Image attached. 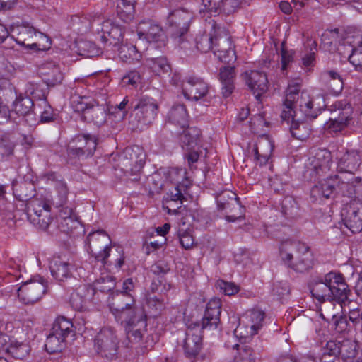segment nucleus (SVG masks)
Wrapping results in <instances>:
<instances>
[{
  "instance_id": "f257e3e1",
  "label": "nucleus",
  "mask_w": 362,
  "mask_h": 362,
  "mask_svg": "<svg viewBox=\"0 0 362 362\" xmlns=\"http://www.w3.org/2000/svg\"><path fill=\"white\" fill-rule=\"evenodd\" d=\"M310 291L314 298L320 302L328 301L320 308V315L326 321L334 320L338 313L335 311L337 301L341 308L342 304L348 300L350 290L341 274L331 272L323 276L315 277L310 282Z\"/></svg>"
},
{
  "instance_id": "f03ea898",
  "label": "nucleus",
  "mask_w": 362,
  "mask_h": 362,
  "mask_svg": "<svg viewBox=\"0 0 362 362\" xmlns=\"http://www.w3.org/2000/svg\"><path fill=\"white\" fill-rule=\"evenodd\" d=\"M221 307V302L219 298L210 300L206 304L202 323L196 322L188 325L183 343L185 353L188 357L197 356L202 348V329L218 328L220 322Z\"/></svg>"
},
{
  "instance_id": "7ed1b4c3",
  "label": "nucleus",
  "mask_w": 362,
  "mask_h": 362,
  "mask_svg": "<svg viewBox=\"0 0 362 362\" xmlns=\"http://www.w3.org/2000/svg\"><path fill=\"white\" fill-rule=\"evenodd\" d=\"M133 304L134 300L131 298L124 306L116 305L115 307H111V310L117 320L126 323V332L129 340L137 343L146 332V316L141 308H133Z\"/></svg>"
},
{
  "instance_id": "20e7f679",
  "label": "nucleus",
  "mask_w": 362,
  "mask_h": 362,
  "mask_svg": "<svg viewBox=\"0 0 362 362\" xmlns=\"http://www.w3.org/2000/svg\"><path fill=\"white\" fill-rule=\"evenodd\" d=\"M279 254L284 264L296 272H307L313 267V258L308 247L298 241H283Z\"/></svg>"
},
{
  "instance_id": "39448f33",
  "label": "nucleus",
  "mask_w": 362,
  "mask_h": 362,
  "mask_svg": "<svg viewBox=\"0 0 362 362\" xmlns=\"http://www.w3.org/2000/svg\"><path fill=\"white\" fill-rule=\"evenodd\" d=\"M299 91L300 86L298 83L288 85L284 103V108L281 117L288 124L291 121L290 131L292 136L297 139L303 141L308 138L311 129L306 122H300L298 119H295L296 115L294 107L295 103L299 100Z\"/></svg>"
},
{
  "instance_id": "423d86ee",
  "label": "nucleus",
  "mask_w": 362,
  "mask_h": 362,
  "mask_svg": "<svg viewBox=\"0 0 362 362\" xmlns=\"http://www.w3.org/2000/svg\"><path fill=\"white\" fill-rule=\"evenodd\" d=\"M11 37L18 44L30 48L45 49L50 45V40L47 35L28 25L13 26Z\"/></svg>"
},
{
  "instance_id": "0eeeda50",
  "label": "nucleus",
  "mask_w": 362,
  "mask_h": 362,
  "mask_svg": "<svg viewBox=\"0 0 362 362\" xmlns=\"http://www.w3.org/2000/svg\"><path fill=\"white\" fill-rule=\"evenodd\" d=\"M50 210V202L45 199H32L26 206L27 216L30 222L42 230H46L52 221Z\"/></svg>"
},
{
  "instance_id": "6e6552de",
  "label": "nucleus",
  "mask_w": 362,
  "mask_h": 362,
  "mask_svg": "<svg viewBox=\"0 0 362 362\" xmlns=\"http://www.w3.org/2000/svg\"><path fill=\"white\" fill-rule=\"evenodd\" d=\"M96 139L89 134L77 135L69 142L67 156L69 160L84 159L93 156L96 149Z\"/></svg>"
},
{
  "instance_id": "1a4fd4ad",
  "label": "nucleus",
  "mask_w": 362,
  "mask_h": 362,
  "mask_svg": "<svg viewBox=\"0 0 362 362\" xmlns=\"http://www.w3.org/2000/svg\"><path fill=\"white\" fill-rule=\"evenodd\" d=\"M117 333L112 327H103L94 340L96 351L103 357L112 358L117 353L119 346Z\"/></svg>"
},
{
  "instance_id": "9d476101",
  "label": "nucleus",
  "mask_w": 362,
  "mask_h": 362,
  "mask_svg": "<svg viewBox=\"0 0 362 362\" xmlns=\"http://www.w3.org/2000/svg\"><path fill=\"white\" fill-rule=\"evenodd\" d=\"M158 104L153 98H141L134 107L130 122L136 128H142L153 122L158 110Z\"/></svg>"
},
{
  "instance_id": "9b49d317",
  "label": "nucleus",
  "mask_w": 362,
  "mask_h": 362,
  "mask_svg": "<svg viewBox=\"0 0 362 362\" xmlns=\"http://www.w3.org/2000/svg\"><path fill=\"white\" fill-rule=\"evenodd\" d=\"M145 154L139 146L126 148L119 158L121 170L129 175H137L144 165Z\"/></svg>"
},
{
  "instance_id": "f8f14e48",
  "label": "nucleus",
  "mask_w": 362,
  "mask_h": 362,
  "mask_svg": "<svg viewBox=\"0 0 362 362\" xmlns=\"http://www.w3.org/2000/svg\"><path fill=\"white\" fill-rule=\"evenodd\" d=\"M47 281L41 276L27 281L18 289V296L25 304H33L46 293Z\"/></svg>"
},
{
  "instance_id": "ddd939ff",
  "label": "nucleus",
  "mask_w": 362,
  "mask_h": 362,
  "mask_svg": "<svg viewBox=\"0 0 362 362\" xmlns=\"http://www.w3.org/2000/svg\"><path fill=\"white\" fill-rule=\"evenodd\" d=\"M87 240L92 256L103 265L105 264L110 251L111 240L109 235L103 230H97L90 233Z\"/></svg>"
},
{
  "instance_id": "4468645a",
  "label": "nucleus",
  "mask_w": 362,
  "mask_h": 362,
  "mask_svg": "<svg viewBox=\"0 0 362 362\" xmlns=\"http://www.w3.org/2000/svg\"><path fill=\"white\" fill-rule=\"evenodd\" d=\"M340 46L342 52L344 49H347L348 52H351L349 55L350 63L356 71L362 72V37L361 34L358 32L347 33L340 40Z\"/></svg>"
},
{
  "instance_id": "2eb2a0df",
  "label": "nucleus",
  "mask_w": 362,
  "mask_h": 362,
  "mask_svg": "<svg viewBox=\"0 0 362 362\" xmlns=\"http://www.w3.org/2000/svg\"><path fill=\"white\" fill-rule=\"evenodd\" d=\"M215 40L214 45V54L219 60L230 63L236 60L235 52L233 49V45L229 34L223 29L218 28L215 29Z\"/></svg>"
},
{
  "instance_id": "dca6fc26",
  "label": "nucleus",
  "mask_w": 362,
  "mask_h": 362,
  "mask_svg": "<svg viewBox=\"0 0 362 362\" xmlns=\"http://www.w3.org/2000/svg\"><path fill=\"white\" fill-rule=\"evenodd\" d=\"M184 97L189 100L198 101L209 95V86L202 78L195 76H187L182 83Z\"/></svg>"
},
{
  "instance_id": "f3484780",
  "label": "nucleus",
  "mask_w": 362,
  "mask_h": 362,
  "mask_svg": "<svg viewBox=\"0 0 362 362\" xmlns=\"http://www.w3.org/2000/svg\"><path fill=\"white\" fill-rule=\"evenodd\" d=\"M192 18L191 13L182 8L173 10L168 14L167 24L179 43L182 41V37L188 31Z\"/></svg>"
},
{
  "instance_id": "a211bd4d",
  "label": "nucleus",
  "mask_w": 362,
  "mask_h": 362,
  "mask_svg": "<svg viewBox=\"0 0 362 362\" xmlns=\"http://www.w3.org/2000/svg\"><path fill=\"white\" fill-rule=\"evenodd\" d=\"M332 163L331 153L325 149L319 150L308 159L305 175L312 178L325 174L330 170Z\"/></svg>"
},
{
  "instance_id": "6ab92c4d",
  "label": "nucleus",
  "mask_w": 362,
  "mask_h": 362,
  "mask_svg": "<svg viewBox=\"0 0 362 362\" xmlns=\"http://www.w3.org/2000/svg\"><path fill=\"white\" fill-rule=\"evenodd\" d=\"M264 317V312L259 309L249 310L245 315L246 325L240 324L234 331L235 335L246 339L256 334L263 326Z\"/></svg>"
},
{
  "instance_id": "aec40b11",
  "label": "nucleus",
  "mask_w": 362,
  "mask_h": 362,
  "mask_svg": "<svg viewBox=\"0 0 362 362\" xmlns=\"http://www.w3.org/2000/svg\"><path fill=\"white\" fill-rule=\"evenodd\" d=\"M341 216L351 232H360L362 230V201L358 199L351 200L343 207Z\"/></svg>"
},
{
  "instance_id": "412c9836",
  "label": "nucleus",
  "mask_w": 362,
  "mask_h": 362,
  "mask_svg": "<svg viewBox=\"0 0 362 362\" xmlns=\"http://www.w3.org/2000/svg\"><path fill=\"white\" fill-rule=\"evenodd\" d=\"M244 77L248 88L255 98L259 100L260 97L268 90L269 83L266 74L257 70H251L246 71Z\"/></svg>"
},
{
  "instance_id": "4be33fe9",
  "label": "nucleus",
  "mask_w": 362,
  "mask_h": 362,
  "mask_svg": "<svg viewBox=\"0 0 362 362\" xmlns=\"http://www.w3.org/2000/svg\"><path fill=\"white\" fill-rule=\"evenodd\" d=\"M73 267L71 259L65 256L54 257L49 263L51 274L59 281H64L70 278Z\"/></svg>"
},
{
  "instance_id": "5701e85b",
  "label": "nucleus",
  "mask_w": 362,
  "mask_h": 362,
  "mask_svg": "<svg viewBox=\"0 0 362 362\" xmlns=\"http://www.w3.org/2000/svg\"><path fill=\"white\" fill-rule=\"evenodd\" d=\"M35 109L33 99L28 96L23 97L20 95L13 102V109L9 111V117H12V115L15 113L23 118H25V121L28 122H30L29 120L35 122Z\"/></svg>"
},
{
  "instance_id": "b1692460",
  "label": "nucleus",
  "mask_w": 362,
  "mask_h": 362,
  "mask_svg": "<svg viewBox=\"0 0 362 362\" xmlns=\"http://www.w3.org/2000/svg\"><path fill=\"white\" fill-rule=\"evenodd\" d=\"M362 155L358 150H347L339 157L337 168L339 171L352 175L361 163Z\"/></svg>"
},
{
  "instance_id": "393cba45",
  "label": "nucleus",
  "mask_w": 362,
  "mask_h": 362,
  "mask_svg": "<svg viewBox=\"0 0 362 362\" xmlns=\"http://www.w3.org/2000/svg\"><path fill=\"white\" fill-rule=\"evenodd\" d=\"M341 176L334 175L320 181L310 190V194L315 200L322 198L328 199L337 190V184H339Z\"/></svg>"
},
{
  "instance_id": "a878e982",
  "label": "nucleus",
  "mask_w": 362,
  "mask_h": 362,
  "mask_svg": "<svg viewBox=\"0 0 362 362\" xmlns=\"http://www.w3.org/2000/svg\"><path fill=\"white\" fill-rule=\"evenodd\" d=\"M40 72L47 86H54L59 84L63 79L59 66L52 62L43 64L40 68Z\"/></svg>"
},
{
  "instance_id": "bb28decb",
  "label": "nucleus",
  "mask_w": 362,
  "mask_h": 362,
  "mask_svg": "<svg viewBox=\"0 0 362 362\" xmlns=\"http://www.w3.org/2000/svg\"><path fill=\"white\" fill-rule=\"evenodd\" d=\"M316 100H320L322 102V106H324V100L322 97L317 98H310V95L306 93H301V95L299 100L300 110L305 115L308 119H315L317 117L321 111V105L318 104L317 106L315 105Z\"/></svg>"
},
{
  "instance_id": "cd10ccee",
  "label": "nucleus",
  "mask_w": 362,
  "mask_h": 362,
  "mask_svg": "<svg viewBox=\"0 0 362 362\" xmlns=\"http://www.w3.org/2000/svg\"><path fill=\"white\" fill-rule=\"evenodd\" d=\"M139 39H145L148 42H158L163 37L161 28L151 21H143L137 28Z\"/></svg>"
},
{
  "instance_id": "c85d7f7f",
  "label": "nucleus",
  "mask_w": 362,
  "mask_h": 362,
  "mask_svg": "<svg viewBox=\"0 0 362 362\" xmlns=\"http://www.w3.org/2000/svg\"><path fill=\"white\" fill-rule=\"evenodd\" d=\"M321 81L334 94H339L343 89V80L338 72L334 70L325 71L321 74Z\"/></svg>"
},
{
  "instance_id": "c756f323",
  "label": "nucleus",
  "mask_w": 362,
  "mask_h": 362,
  "mask_svg": "<svg viewBox=\"0 0 362 362\" xmlns=\"http://www.w3.org/2000/svg\"><path fill=\"white\" fill-rule=\"evenodd\" d=\"M188 119L189 115L183 104L174 105L168 114L169 122L182 128H185L188 125Z\"/></svg>"
},
{
  "instance_id": "7c9ffc66",
  "label": "nucleus",
  "mask_w": 362,
  "mask_h": 362,
  "mask_svg": "<svg viewBox=\"0 0 362 362\" xmlns=\"http://www.w3.org/2000/svg\"><path fill=\"white\" fill-rule=\"evenodd\" d=\"M352 115L353 108L346 100L337 101L332 106L331 115L346 124L351 120Z\"/></svg>"
},
{
  "instance_id": "2f4dec72",
  "label": "nucleus",
  "mask_w": 362,
  "mask_h": 362,
  "mask_svg": "<svg viewBox=\"0 0 362 362\" xmlns=\"http://www.w3.org/2000/svg\"><path fill=\"white\" fill-rule=\"evenodd\" d=\"M107 113L104 105H100L93 101L89 109L86 110L84 119L88 122H93L95 124L100 126L106 121Z\"/></svg>"
},
{
  "instance_id": "473e14b6",
  "label": "nucleus",
  "mask_w": 362,
  "mask_h": 362,
  "mask_svg": "<svg viewBox=\"0 0 362 362\" xmlns=\"http://www.w3.org/2000/svg\"><path fill=\"white\" fill-rule=\"evenodd\" d=\"M235 77L233 66H224L220 69V80L222 83V93L223 97H228L234 89L233 81Z\"/></svg>"
},
{
  "instance_id": "72a5a7b5",
  "label": "nucleus",
  "mask_w": 362,
  "mask_h": 362,
  "mask_svg": "<svg viewBox=\"0 0 362 362\" xmlns=\"http://www.w3.org/2000/svg\"><path fill=\"white\" fill-rule=\"evenodd\" d=\"M274 148L272 141L267 137H262L256 145L255 153L260 164H265L270 158Z\"/></svg>"
},
{
  "instance_id": "f704fd0d",
  "label": "nucleus",
  "mask_w": 362,
  "mask_h": 362,
  "mask_svg": "<svg viewBox=\"0 0 362 362\" xmlns=\"http://www.w3.org/2000/svg\"><path fill=\"white\" fill-rule=\"evenodd\" d=\"M321 46L323 49L329 52L338 51L342 53L340 41L339 40L338 30H330L325 32L321 38Z\"/></svg>"
},
{
  "instance_id": "c9c22d12",
  "label": "nucleus",
  "mask_w": 362,
  "mask_h": 362,
  "mask_svg": "<svg viewBox=\"0 0 362 362\" xmlns=\"http://www.w3.org/2000/svg\"><path fill=\"white\" fill-rule=\"evenodd\" d=\"M13 193L15 197L21 202H27L33 195L34 185L25 181L13 182Z\"/></svg>"
},
{
  "instance_id": "e433bc0d",
  "label": "nucleus",
  "mask_w": 362,
  "mask_h": 362,
  "mask_svg": "<svg viewBox=\"0 0 362 362\" xmlns=\"http://www.w3.org/2000/svg\"><path fill=\"white\" fill-rule=\"evenodd\" d=\"M339 355L347 362H354L357 354L358 345L354 341L350 340H344L342 342H337Z\"/></svg>"
},
{
  "instance_id": "4c0bfd02",
  "label": "nucleus",
  "mask_w": 362,
  "mask_h": 362,
  "mask_svg": "<svg viewBox=\"0 0 362 362\" xmlns=\"http://www.w3.org/2000/svg\"><path fill=\"white\" fill-rule=\"evenodd\" d=\"M72 327V322L69 320L60 316L55 320L51 331L65 339L68 334L73 332Z\"/></svg>"
},
{
  "instance_id": "58836bf2",
  "label": "nucleus",
  "mask_w": 362,
  "mask_h": 362,
  "mask_svg": "<svg viewBox=\"0 0 362 362\" xmlns=\"http://www.w3.org/2000/svg\"><path fill=\"white\" fill-rule=\"evenodd\" d=\"M200 131L195 127L183 130L180 135V142L187 148H194L199 141Z\"/></svg>"
},
{
  "instance_id": "ea45409f",
  "label": "nucleus",
  "mask_w": 362,
  "mask_h": 362,
  "mask_svg": "<svg viewBox=\"0 0 362 362\" xmlns=\"http://www.w3.org/2000/svg\"><path fill=\"white\" fill-rule=\"evenodd\" d=\"M174 191L175 192H172L169 194L170 199L167 201L168 205L164 206V209H167L169 214H176L177 212V209L180 208L184 200H186V198L182 194L178 186L175 188Z\"/></svg>"
},
{
  "instance_id": "a19ab883",
  "label": "nucleus",
  "mask_w": 362,
  "mask_h": 362,
  "mask_svg": "<svg viewBox=\"0 0 362 362\" xmlns=\"http://www.w3.org/2000/svg\"><path fill=\"white\" fill-rule=\"evenodd\" d=\"M177 233L182 247L185 250L192 248L194 244V240L189 226H185V222L180 223Z\"/></svg>"
},
{
  "instance_id": "79ce46f5",
  "label": "nucleus",
  "mask_w": 362,
  "mask_h": 362,
  "mask_svg": "<svg viewBox=\"0 0 362 362\" xmlns=\"http://www.w3.org/2000/svg\"><path fill=\"white\" fill-rule=\"evenodd\" d=\"M30 351V347L28 344L13 340L10 342L9 349L7 353L16 359L22 360L28 356Z\"/></svg>"
},
{
  "instance_id": "37998d69",
  "label": "nucleus",
  "mask_w": 362,
  "mask_h": 362,
  "mask_svg": "<svg viewBox=\"0 0 362 362\" xmlns=\"http://www.w3.org/2000/svg\"><path fill=\"white\" fill-rule=\"evenodd\" d=\"M135 0H118L117 13L121 19L126 21L132 18L134 11Z\"/></svg>"
},
{
  "instance_id": "c03bdc74",
  "label": "nucleus",
  "mask_w": 362,
  "mask_h": 362,
  "mask_svg": "<svg viewBox=\"0 0 362 362\" xmlns=\"http://www.w3.org/2000/svg\"><path fill=\"white\" fill-rule=\"evenodd\" d=\"M233 348H237L238 353L235 356L234 362H256L257 354L252 348L235 344Z\"/></svg>"
},
{
  "instance_id": "a18cd8bd",
  "label": "nucleus",
  "mask_w": 362,
  "mask_h": 362,
  "mask_svg": "<svg viewBox=\"0 0 362 362\" xmlns=\"http://www.w3.org/2000/svg\"><path fill=\"white\" fill-rule=\"evenodd\" d=\"M119 56L124 62H139L141 58V54L134 45H122L119 50Z\"/></svg>"
},
{
  "instance_id": "49530a36",
  "label": "nucleus",
  "mask_w": 362,
  "mask_h": 362,
  "mask_svg": "<svg viewBox=\"0 0 362 362\" xmlns=\"http://www.w3.org/2000/svg\"><path fill=\"white\" fill-rule=\"evenodd\" d=\"M146 66H148L152 70V71L157 75L168 73L170 69V65L168 64L166 58L163 57L148 59L146 60Z\"/></svg>"
},
{
  "instance_id": "de8ad7c7",
  "label": "nucleus",
  "mask_w": 362,
  "mask_h": 362,
  "mask_svg": "<svg viewBox=\"0 0 362 362\" xmlns=\"http://www.w3.org/2000/svg\"><path fill=\"white\" fill-rule=\"evenodd\" d=\"M215 30L213 33L202 34L196 37V47L202 52H208L213 50L215 40Z\"/></svg>"
},
{
  "instance_id": "09e8293b",
  "label": "nucleus",
  "mask_w": 362,
  "mask_h": 362,
  "mask_svg": "<svg viewBox=\"0 0 362 362\" xmlns=\"http://www.w3.org/2000/svg\"><path fill=\"white\" fill-rule=\"evenodd\" d=\"M64 341L62 336L55 334L51 331L46 339L45 349L51 354L60 351L64 346Z\"/></svg>"
},
{
  "instance_id": "8fccbe9b",
  "label": "nucleus",
  "mask_w": 362,
  "mask_h": 362,
  "mask_svg": "<svg viewBox=\"0 0 362 362\" xmlns=\"http://www.w3.org/2000/svg\"><path fill=\"white\" fill-rule=\"evenodd\" d=\"M115 287V280L109 274L100 276L94 281V288L103 293H107L112 291Z\"/></svg>"
},
{
  "instance_id": "3c124183",
  "label": "nucleus",
  "mask_w": 362,
  "mask_h": 362,
  "mask_svg": "<svg viewBox=\"0 0 362 362\" xmlns=\"http://www.w3.org/2000/svg\"><path fill=\"white\" fill-rule=\"evenodd\" d=\"M338 346L337 341H329L327 342L325 346L322 349V354L320 360L321 361H334L337 362L339 361L337 356H339Z\"/></svg>"
},
{
  "instance_id": "603ef678",
  "label": "nucleus",
  "mask_w": 362,
  "mask_h": 362,
  "mask_svg": "<svg viewBox=\"0 0 362 362\" xmlns=\"http://www.w3.org/2000/svg\"><path fill=\"white\" fill-rule=\"evenodd\" d=\"M55 188L57 192V197L52 199V204L56 207H62L67 201L68 188L64 182H56Z\"/></svg>"
},
{
  "instance_id": "864d4df0",
  "label": "nucleus",
  "mask_w": 362,
  "mask_h": 362,
  "mask_svg": "<svg viewBox=\"0 0 362 362\" xmlns=\"http://www.w3.org/2000/svg\"><path fill=\"white\" fill-rule=\"evenodd\" d=\"M93 100L82 96H74L71 99V107L75 112H82L84 117L86 110L89 109Z\"/></svg>"
},
{
  "instance_id": "5fc2aeb1",
  "label": "nucleus",
  "mask_w": 362,
  "mask_h": 362,
  "mask_svg": "<svg viewBox=\"0 0 362 362\" xmlns=\"http://www.w3.org/2000/svg\"><path fill=\"white\" fill-rule=\"evenodd\" d=\"M35 110L40 115L42 122H50L54 119L52 109L48 105L46 98L40 102L38 108Z\"/></svg>"
},
{
  "instance_id": "6e6d98bb",
  "label": "nucleus",
  "mask_w": 362,
  "mask_h": 362,
  "mask_svg": "<svg viewBox=\"0 0 362 362\" xmlns=\"http://www.w3.org/2000/svg\"><path fill=\"white\" fill-rule=\"evenodd\" d=\"M146 305L149 312L153 316H157L165 308V303L163 300L159 299L156 296L151 295L147 298Z\"/></svg>"
},
{
  "instance_id": "4d7b16f0",
  "label": "nucleus",
  "mask_w": 362,
  "mask_h": 362,
  "mask_svg": "<svg viewBox=\"0 0 362 362\" xmlns=\"http://www.w3.org/2000/svg\"><path fill=\"white\" fill-rule=\"evenodd\" d=\"M79 54L87 58H91L98 54L99 50L91 42H80L78 45Z\"/></svg>"
},
{
  "instance_id": "13d9d810",
  "label": "nucleus",
  "mask_w": 362,
  "mask_h": 362,
  "mask_svg": "<svg viewBox=\"0 0 362 362\" xmlns=\"http://www.w3.org/2000/svg\"><path fill=\"white\" fill-rule=\"evenodd\" d=\"M359 186L354 185L350 180L345 181L341 177L339 184H337V190L341 192L344 196L351 197L358 190Z\"/></svg>"
},
{
  "instance_id": "bf43d9fd",
  "label": "nucleus",
  "mask_w": 362,
  "mask_h": 362,
  "mask_svg": "<svg viewBox=\"0 0 362 362\" xmlns=\"http://www.w3.org/2000/svg\"><path fill=\"white\" fill-rule=\"evenodd\" d=\"M57 228L59 230L64 233H69L73 229L76 228L79 222L77 220L76 216L71 217L67 219L57 222Z\"/></svg>"
},
{
  "instance_id": "052dcab7",
  "label": "nucleus",
  "mask_w": 362,
  "mask_h": 362,
  "mask_svg": "<svg viewBox=\"0 0 362 362\" xmlns=\"http://www.w3.org/2000/svg\"><path fill=\"white\" fill-rule=\"evenodd\" d=\"M25 92L27 94H30L33 99L37 100L40 102L46 98L45 93L40 88L39 85L36 83H28L26 85Z\"/></svg>"
},
{
  "instance_id": "680f3d73",
  "label": "nucleus",
  "mask_w": 362,
  "mask_h": 362,
  "mask_svg": "<svg viewBox=\"0 0 362 362\" xmlns=\"http://www.w3.org/2000/svg\"><path fill=\"white\" fill-rule=\"evenodd\" d=\"M347 125L344 122L338 120L331 115L329 120L325 124L324 128L329 132L336 133L344 129Z\"/></svg>"
},
{
  "instance_id": "e2e57ef3",
  "label": "nucleus",
  "mask_w": 362,
  "mask_h": 362,
  "mask_svg": "<svg viewBox=\"0 0 362 362\" xmlns=\"http://www.w3.org/2000/svg\"><path fill=\"white\" fill-rule=\"evenodd\" d=\"M216 288H219L226 295L231 296L238 292V286L234 283L218 280L216 284Z\"/></svg>"
},
{
  "instance_id": "0e129e2a",
  "label": "nucleus",
  "mask_w": 362,
  "mask_h": 362,
  "mask_svg": "<svg viewBox=\"0 0 362 362\" xmlns=\"http://www.w3.org/2000/svg\"><path fill=\"white\" fill-rule=\"evenodd\" d=\"M140 74L137 71L133 70L129 71L125 76L122 77V83L124 86L131 85L134 86L140 82Z\"/></svg>"
},
{
  "instance_id": "69168bd1",
  "label": "nucleus",
  "mask_w": 362,
  "mask_h": 362,
  "mask_svg": "<svg viewBox=\"0 0 362 362\" xmlns=\"http://www.w3.org/2000/svg\"><path fill=\"white\" fill-rule=\"evenodd\" d=\"M235 196V194L230 192H223L221 194H218L216 197V202L218 206L220 209L223 210L226 209V206L230 203L226 202V198L230 199L231 201H234L237 202V199L234 197Z\"/></svg>"
},
{
  "instance_id": "338daca9",
  "label": "nucleus",
  "mask_w": 362,
  "mask_h": 362,
  "mask_svg": "<svg viewBox=\"0 0 362 362\" xmlns=\"http://www.w3.org/2000/svg\"><path fill=\"white\" fill-rule=\"evenodd\" d=\"M123 30L119 25H116L112 30L107 37L110 39L108 42L113 45H118L123 39Z\"/></svg>"
},
{
  "instance_id": "774afa93",
  "label": "nucleus",
  "mask_w": 362,
  "mask_h": 362,
  "mask_svg": "<svg viewBox=\"0 0 362 362\" xmlns=\"http://www.w3.org/2000/svg\"><path fill=\"white\" fill-rule=\"evenodd\" d=\"M308 45L310 47V52L306 54L303 58V64L305 66H309L313 64L315 59V53L313 49H316L317 43L314 40H310L308 41Z\"/></svg>"
}]
</instances>
